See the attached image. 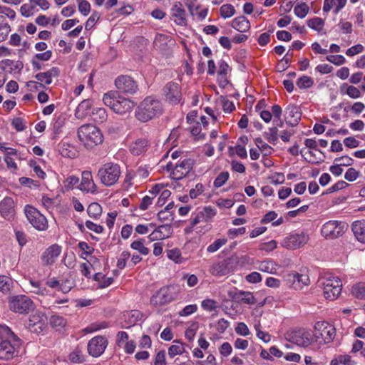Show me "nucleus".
Masks as SVG:
<instances>
[{
  "instance_id": "obj_1",
  "label": "nucleus",
  "mask_w": 365,
  "mask_h": 365,
  "mask_svg": "<svg viewBox=\"0 0 365 365\" xmlns=\"http://www.w3.org/2000/svg\"><path fill=\"white\" fill-rule=\"evenodd\" d=\"M163 113L162 102L153 96L145 97L137 106L135 117L140 122L146 123L158 118Z\"/></svg>"
},
{
  "instance_id": "obj_2",
  "label": "nucleus",
  "mask_w": 365,
  "mask_h": 365,
  "mask_svg": "<svg viewBox=\"0 0 365 365\" xmlns=\"http://www.w3.org/2000/svg\"><path fill=\"white\" fill-rule=\"evenodd\" d=\"M103 101L115 113L123 115L132 110L135 103L132 100L123 97L118 91H111L103 95Z\"/></svg>"
},
{
  "instance_id": "obj_3",
  "label": "nucleus",
  "mask_w": 365,
  "mask_h": 365,
  "mask_svg": "<svg viewBox=\"0 0 365 365\" xmlns=\"http://www.w3.org/2000/svg\"><path fill=\"white\" fill-rule=\"evenodd\" d=\"M79 140L88 149H92L103 142L101 130L93 124H84L77 130Z\"/></svg>"
},
{
  "instance_id": "obj_4",
  "label": "nucleus",
  "mask_w": 365,
  "mask_h": 365,
  "mask_svg": "<svg viewBox=\"0 0 365 365\" xmlns=\"http://www.w3.org/2000/svg\"><path fill=\"white\" fill-rule=\"evenodd\" d=\"M120 174V167L118 164L107 163L99 168L97 176L103 185L110 187L118 182Z\"/></svg>"
},
{
  "instance_id": "obj_5",
  "label": "nucleus",
  "mask_w": 365,
  "mask_h": 365,
  "mask_svg": "<svg viewBox=\"0 0 365 365\" xmlns=\"http://www.w3.org/2000/svg\"><path fill=\"white\" fill-rule=\"evenodd\" d=\"M8 303L9 309L19 314H28L35 309L34 302L29 297L24 294L10 297Z\"/></svg>"
},
{
  "instance_id": "obj_6",
  "label": "nucleus",
  "mask_w": 365,
  "mask_h": 365,
  "mask_svg": "<svg viewBox=\"0 0 365 365\" xmlns=\"http://www.w3.org/2000/svg\"><path fill=\"white\" fill-rule=\"evenodd\" d=\"M336 335L335 328L327 322H317L314 325L312 334L313 340L319 344H326L331 342Z\"/></svg>"
},
{
  "instance_id": "obj_7",
  "label": "nucleus",
  "mask_w": 365,
  "mask_h": 365,
  "mask_svg": "<svg viewBox=\"0 0 365 365\" xmlns=\"http://www.w3.org/2000/svg\"><path fill=\"white\" fill-rule=\"evenodd\" d=\"M320 286L323 288L324 297L330 301L338 298L342 288L341 279L334 276L323 278L320 282Z\"/></svg>"
},
{
  "instance_id": "obj_8",
  "label": "nucleus",
  "mask_w": 365,
  "mask_h": 365,
  "mask_svg": "<svg viewBox=\"0 0 365 365\" xmlns=\"http://www.w3.org/2000/svg\"><path fill=\"white\" fill-rule=\"evenodd\" d=\"M285 339L297 346L307 347L313 342L312 334L304 329H295L288 331Z\"/></svg>"
},
{
  "instance_id": "obj_9",
  "label": "nucleus",
  "mask_w": 365,
  "mask_h": 365,
  "mask_svg": "<svg viewBox=\"0 0 365 365\" xmlns=\"http://www.w3.org/2000/svg\"><path fill=\"white\" fill-rule=\"evenodd\" d=\"M163 96L169 105L176 106L180 103L182 99L180 85L176 82H168L163 88Z\"/></svg>"
},
{
  "instance_id": "obj_10",
  "label": "nucleus",
  "mask_w": 365,
  "mask_h": 365,
  "mask_svg": "<svg viewBox=\"0 0 365 365\" xmlns=\"http://www.w3.org/2000/svg\"><path fill=\"white\" fill-rule=\"evenodd\" d=\"M237 265V261L236 258L228 257L222 261L212 264L209 272L213 276L221 277L233 272Z\"/></svg>"
},
{
  "instance_id": "obj_11",
  "label": "nucleus",
  "mask_w": 365,
  "mask_h": 365,
  "mask_svg": "<svg viewBox=\"0 0 365 365\" xmlns=\"http://www.w3.org/2000/svg\"><path fill=\"white\" fill-rule=\"evenodd\" d=\"M347 229V225L344 222L329 221L322 228V235L329 239L337 238L342 235Z\"/></svg>"
},
{
  "instance_id": "obj_12",
  "label": "nucleus",
  "mask_w": 365,
  "mask_h": 365,
  "mask_svg": "<svg viewBox=\"0 0 365 365\" xmlns=\"http://www.w3.org/2000/svg\"><path fill=\"white\" fill-rule=\"evenodd\" d=\"M24 210L28 220L36 229L45 230L48 228L46 218L36 208L26 205Z\"/></svg>"
},
{
  "instance_id": "obj_13",
  "label": "nucleus",
  "mask_w": 365,
  "mask_h": 365,
  "mask_svg": "<svg viewBox=\"0 0 365 365\" xmlns=\"http://www.w3.org/2000/svg\"><path fill=\"white\" fill-rule=\"evenodd\" d=\"M284 279L287 284L295 290H301L310 284V279L307 274H299L295 271L287 274Z\"/></svg>"
},
{
  "instance_id": "obj_14",
  "label": "nucleus",
  "mask_w": 365,
  "mask_h": 365,
  "mask_svg": "<svg viewBox=\"0 0 365 365\" xmlns=\"http://www.w3.org/2000/svg\"><path fill=\"white\" fill-rule=\"evenodd\" d=\"M176 293L174 288L164 287L159 289L150 299V303L155 306H161L168 304L175 299Z\"/></svg>"
},
{
  "instance_id": "obj_15",
  "label": "nucleus",
  "mask_w": 365,
  "mask_h": 365,
  "mask_svg": "<svg viewBox=\"0 0 365 365\" xmlns=\"http://www.w3.org/2000/svg\"><path fill=\"white\" fill-rule=\"evenodd\" d=\"M115 86L119 91L130 95L135 93L138 88L133 78L125 75L118 76L115 80Z\"/></svg>"
},
{
  "instance_id": "obj_16",
  "label": "nucleus",
  "mask_w": 365,
  "mask_h": 365,
  "mask_svg": "<svg viewBox=\"0 0 365 365\" xmlns=\"http://www.w3.org/2000/svg\"><path fill=\"white\" fill-rule=\"evenodd\" d=\"M308 240L309 237L304 233L292 234L283 240L282 246L289 250H297L306 245Z\"/></svg>"
},
{
  "instance_id": "obj_17",
  "label": "nucleus",
  "mask_w": 365,
  "mask_h": 365,
  "mask_svg": "<svg viewBox=\"0 0 365 365\" xmlns=\"http://www.w3.org/2000/svg\"><path fill=\"white\" fill-rule=\"evenodd\" d=\"M108 340L102 336H97L92 338L88 343V352L93 356H100L108 346Z\"/></svg>"
},
{
  "instance_id": "obj_18",
  "label": "nucleus",
  "mask_w": 365,
  "mask_h": 365,
  "mask_svg": "<svg viewBox=\"0 0 365 365\" xmlns=\"http://www.w3.org/2000/svg\"><path fill=\"white\" fill-rule=\"evenodd\" d=\"M215 208L210 206L205 207L202 210L198 211L195 216L190 220V227L192 228L200 222H209L216 215Z\"/></svg>"
},
{
  "instance_id": "obj_19",
  "label": "nucleus",
  "mask_w": 365,
  "mask_h": 365,
  "mask_svg": "<svg viewBox=\"0 0 365 365\" xmlns=\"http://www.w3.org/2000/svg\"><path fill=\"white\" fill-rule=\"evenodd\" d=\"M46 327L45 317L41 313H35L30 316L28 329L37 334H41Z\"/></svg>"
},
{
  "instance_id": "obj_20",
  "label": "nucleus",
  "mask_w": 365,
  "mask_h": 365,
  "mask_svg": "<svg viewBox=\"0 0 365 365\" xmlns=\"http://www.w3.org/2000/svg\"><path fill=\"white\" fill-rule=\"evenodd\" d=\"M193 165L192 160L185 159L179 164L175 165L174 170L171 173V177L175 180H179L185 177L192 170Z\"/></svg>"
},
{
  "instance_id": "obj_21",
  "label": "nucleus",
  "mask_w": 365,
  "mask_h": 365,
  "mask_svg": "<svg viewBox=\"0 0 365 365\" xmlns=\"http://www.w3.org/2000/svg\"><path fill=\"white\" fill-rule=\"evenodd\" d=\"M173 228L170 225L165 224L160 225L149 235L150 242L163 240L169 238L173 234Z\"/></svg>"
},
{
  "instance_id": "obj_22",
  "label": "nucleus",
  "mask_w": 365,
  "mask_h": 365,
  "mask_svg": "<svg viewBox=\"0 0 365 365\" xmlns=\"http://www.w3.org/2000/svg\"><path fill=\"white\" fill-rule=\"evenodd\" d=\"M78 187L86 192L95 193L97 192L98 188L93 181L91 172L86 170L82 173L81 182Z\"/></svg>"
},
{
  "instance_id": "obj_23",
  "label": "nucleus",
  "mask_w": 365,
  "mask_h": 365,
  "mask_svg": "<svg viewBox=\"0 0 365 365\" xmlns=\"http://www.w3.org/2000/svg\"><path fill=\"white\" fill-rule=\"evenodd\" d=\"M61 252V248L58 245H53L48 247L41 255V261L44 265H51L54 263Z\"/></svg>"
},
{
  "instance_id": "obj_24",
  "label": "nucleus",
  "mask_w": 365,
  "mask_h": 365,
  "mask_svg": "<svg viewBox=\"0 0 365 365\" xmlns=\"http://www.w3.org/2000/svg\"><path fill=\"white\" fill-rule=\"evenodd\" d=\"M301 115L299 108L294 105L288 106L285 110V121L291 126H295L299 123Z\"/></svg>"
},
{
  "instance_id": "obj_25",
  "label": "nucleus",
  "mask_w": 365,
  "mask_h": 365,
  "mask_svg": "<svg viewBox=\"0 0 365 365\" xmlns=\"http://www.w3.org/2000/svg\"><path fill=\"white\" fill-rule=\"evenodd\" d=\"M172 16L175 18L174 21L177 25L186 26V12L180 2H175L172 9Z\"/></svg>"
},
{
  "instance_id": "obj_26",
  "label": "nucleus",
  "mask_w": 365,
  "mask_h": 365,
  "mask_svg": "<svg viewBox=\"0 0 365 365\" xmlns=\"http://www.w3.org/2000/svg\"><path fill=\"white\" fill-rule=\"evenodd\" d=\"M1 216L7 220H11L14 215V202L11 197H5L0 203Z\"/></svg>"
},
{
  "instance_id": "obj_27",
  "label": "nucleus",
  "mask_w": 365,
  "mask_h": 365,
  "mask_svg": "<svg viewBox=\"0 0 365 365\" xmlns=\"http://www.w3.org/2000/svg\"><path fill=\"white\" fill-rule=\"evenodd\" d=\"M15 346L8 339L0 341V359L9 360L14 357Z\"/></svg>"
},
{
  "instance_id": "obj_28",
  "label": "nucleus",
  "mask_w": 365,
  "mask_h": 365,
  "mask_svg": "<svg viewBox=\"0 0 365 365\" xmlns=\"http://www.w3.org/2000/svg\"><path fill=\"white\" fill-rule=\"evenodd\" d=\"M228 69L229 66L225 61L221 60L218 63L217 81L220 86L225 87L228 84L229 81L227 78Z\"/></svg>"
},
{
  "instance_id": "obj_29",
  "label": "nucleus",
  "mask_w": 365,
  "mask_h": 365,
  "mask_svg": "<svg viewBox=\"0 0 365 365\" xmlns=\"http://www.w3.org/2000/svg\"><path fill=\"white\" fill-rule=\"evenodd\" d=\"M231 26L237 31L244 33L250 30V23L246 17L240 16L232 20Z\"/></svg>"
},
{
  "instance_id": "obj_30",
  "label": "nucleus",
  "mask_w": 365,
  "mask_h": 365,
  "mask_svg": "<svg viewBox=\"0 0 365 365\" xmlns=\"http://www.w3.org/2000/svg\"><path fill=\"white\" fill-rule=\"evenodd\" d=\"M352 231L359 242L365 243V220L354 222Z\"/></svg>"
},
{
  "instance_id": "obj_31",
  "label": "nucleus",
  "mask_w": 365,
  "mask_h": 365,
  "mask_svg": "<svg viewBox=\"0 0 365 365\" xmlns=\"http://www.w3.org/2000/svg\"><path fill=\"white\" fill-rule=\"evenodd\" d=\"M148 145V141L146 139H138L130 146V152L135 155H139L144 153Z\"/></svg>"
},
{
  "instance_id": "obj_32",
  "label": "nucleus",
  "mask_w": 365,
  "mask_h": 365,
  "mask_svg": "<svg viewBox=\"0 0 365 365\" xmlns=\"http://www.w3.org/2000/svg\"><path fill=\"white\" fill-rule=\"evenodd\" d=\"M93 103L90 99L83 100L78 106L76 110V115L78 118H83L89 113V110L92 108Z\"/></svg>"
},
{
  "instance_id": "obj_33",
  "label": "nucleus",
  "mask_w": 365,
  "mask_h": 365,
  "mask_svg": "<svg viewBox=\"0 0 365 365\" xmlns=\"http://www.w3.org/2000/svg\"><path fill=\"white\" fill-rule=\"evenodd\" d=\"M235 298L247 304H255L257 302L253 294L250 292L240 291L235 294Z\"/></svg>"
},
{
  "instance_id": "obj_34",
  "label": "nucleus",
  "mask_w": 365,
  "mask_h": 365,
  "mask_svg": "<svg viewBox=\"0 0 365 365\" xmlns=\"http://www.w3.org/2000/svg\"><path fill=\"white\" fill-rule=\"evenodd\" d=\"M69 361L73 364H81L85 361L82 347L77 346L68 356Z\"/></svg>"
},
{
  "instance_id": "obj_35",
  "label": "nucleus",
  "mask_w": 365,
  "mask_h": 365,
  "mask_svg": "<svg viewBox=\"0 0 365 365\" xmlns=\"http://www.w3.org/2000/svg\"><path fill=\"white\" fill-rule=\"evenodd\" d=\"M91 116L93 120L98 123H102L106 121L108 118V114L105 108H94L91 112Z\"/></svg>"
},
{
  "instance_id": "obj_36",
  "label": "nucleus",
  "mask_w": 365,
  "mask_h": 365,
  "mask_svg": "<svg viewBox=\"0 0 365 365\" xmlns=\"http://www.w3.org/2000/svg\"><path fill=\"white\" fill-rule=\"evenodd\" d=\"M59 151L62 156L69 158H75L78 155V152L75 148L66 143H63L61 145Z\"/></svg>"
},
{
  "instance_id": "obj_37",
  "label": "nucleus",
  "mask_w": 365,
  "mask_h": 365,
  "mask_svg": "<svg viewBox=\"0 0 365 365\" xmlns=\"http://www.w3.org/2000/svg\"><path fill=\"white\" fill-rule=\"evenodd\" d=\"M176 344L170 346L168 349V356L173 358L176 355H181L185 351V345L179 341H175Z\"/></svg>"
},
{
  "instance_id": "obj_38",
  "label": "nucleus",
  "mask_w": 365,
  "mask_h": 365,
  "mask_svg": "<svg viewBox=\"0 0 365 365\" xmlns=\"http://www.w3.org/2000/svg\"><path fill=\"white\" fill-rule=\"evenodd\" d=\"M87 213L91 218L98 219L102 214V207L97 202L91 203L87 208Z\"/></svg>"
},
{
  "instance_id": "obj_39",
  "label": "nucleus",
  "mask_w": 365,
  "mask_h": 365,
  "mask_svg": "<svg viewBox=\"0 0 365 365\" xmlns=\"http://www.w3.org/2000/svg\"><path fill=\"white\" fill-rule=\"evenodd\" d=\"M263 136L271 144L275 145L278 139V129L277 127H271L264 132Z\"/></svg>"
},
{
  "instance_id": "obj_40",
  "label": "nucleus",
  "mask_w": 365,
  "mask_h": 365,
  "mask_svg": "<svg viewBox=\"0 0 365 365\" xmlns=\"http://www.w3.org/2000/svg\"><path fill=\"white\" fill-rule=\"evenodd\" d=\"M351 293L357 299H365V282H359L354 285Z\"/></svg>"
},
{
  "instance_id": "obj_41",
  "label": "nucleus",
  "mask_w": 365,
  "mask_h": 365,
  "mask_svg": "<svg viewBox=\"0 0 365 365\" xmlns=\"http://www.w3.org/2000/svg\"><path fill=\"white\" fill-rule=\"evenodd\" d=\"M51 326L56 328H63L66 325V320L61 316L52 315L49 319Z\"/></svg>"
},
{
  "instance_id": "obj_42",
  "label": "nucleus",
  "mask_w": 365,
  "mask_h": 365,
  "mask_svg": "<svg viewBox=\"0 0 365 365\" xmlns=\"http://www.w3.org/2000/svg\"><path fill=\"white\" fill-rule=\"evenodd\" d=\"M296 84L300 89H305L312 87L314 85V81L309 76H303L297 80Z\"/></svg>"
},
{
  "instance_id": "obj_43",
  "label": "nucleus",
  "mask_w": 365,
  "mask_h": 365,
  "mask_svg": "<svg viewBox=\"0 0 365 365\" xmlns=\"http://www.w3.org/2000/svg\"><path fill=\"white\" fill-rule=\"evenodd\" d=\"M255 142L258 148L262 152L264 153L265 155L272 154V151L274 150L273 148L268 144L265 143L261 138H257L255 140Z\"/></svg>"
},
{
  "instance_id": "obj_44",
  "label": "nucleus",
  "mask_w": 365,
  "mask_h": 365,
  "mask_svg": "<svg viewBox=\"0 0 365 365\" xmlns=\"http://www.w3.org/2000/svg\"><path fill=\"white\" fill-rule=\"evenodd\" d=\"M339 364L344 365H354V362L351 361V356L349 355H340L331 361V365H339Z\"/></svg>"
},
{
  "instance_id": "obj_45",
  "label": "nucleus",
  "mask_w": 365,
  "mask_h": 365,
  "mask_svg": "<svg viewBox=\"0 0 365 365\" xmlns=\"http://www.w3.org/2000/svg\"><path fill=\"white\" fill-rule=\"evenodd\" d=\"M12 280L7 276L0 275V292L4 293L10 290Z\"/></svg>"
},
{
  "instance_id": "obj_46",
  "label": "nucleus",
  "mask_w": 365,
  "mask_h": 365,
  "mask_svg": "<svg viewBox=\"0 0 365 365\" xmlns=\"http://www.w3.org/2000/svg\"><path fill=\"white\" fill-rule=\"evenodd\" d=\"M130 247L139 252L140 254L147 255L149 253V249L144 246L143 240H139L133 242Z\"/></svg>"
},
{
  "instance_id": "obj_47",
  "label": "nucleus",
  "mask_w": 365,
  "mask_h": 365,
  "mask_svg": "<svg viewBox=\"0 0 365 365\" xmlns=\"http://www.w3.org/2000/svg\"><path fill=\"white\" fill-rule=\"evenodd\" d=\"M309 8L308 5L305 3H301L299 4H297L294 7V14L299 18H301V19H303L307 16V14L309 12Z\"/></svg>"
},
{
  "instance_id": "obj_48",
  "label": "nucleus",
  "mask_w": 365,
  "mask_h": 365,
  "mask_svg": "<svg viewBox=\"0 0 365 365\" xmlns=\"http://www.w3.org/2000/svg\"><path fill=\"white\" fill-rule=\"evenodd\" d=\"M235 12V9L231 4H224L220 7V15L224 19L232 16Z\"/></svg>"
},
{
  "instance_id": "obj_49",
  "label": "nucleus",
  "mask_w": 365,
  "mask_h": 365,
  "mask_svg": "<svg viewBox=\"0 0 365 365\" xmlns=\"http://www.w3.org/2000/svg\"><path fill=\"white\" fill-rule=\"evenodd\" d=\"M307 25L311 29L320 31L324 26V21L319 17H315L312 19H309L307 21Z\"/></svg>"
},
{
  "instance_id": "obj_50",
  "label": "nucleus",
  "mask_w": 365,
  "mask_h": 365,
  "mask_svg": "<svg viewBox=\"0 0 365 365\" xmlns=\"http://www.w3.org/2000/svg\"><path fill=\"white\" fill-rule=\"evenodd\" d=\"M79 182V178L76 176L71 175L68 177L63 181V187L66 191L72 190L75 185H76Z\"/></svg>"
},
{
  "instance_id": "obj_51",
  "label": "nucleus",
  "mask_w": 365,
  "mask_h": 365,
  "mask_svg": "<svg viewBox=\"0 0 365 365\" xmlns=\"http://www.w3.org/2000/svg\"><path fill=\"white\" fill-rule=\"evenodd\" d=\"M227 240L225 238L217 239L212 244L210 245L207 251L210 253H213L217 252L221 247L225 245L227 243Z\"/></svg>"
},
{
  "instance_id": "obj_52",
  "label": "nucleus",
  "mask_w": 365,
  "mask_h": 365,
  "mask_svg": "<svg viewBox=\"0 0 365 365\" xmlns=\"http://www.w3.org/2000/svg\"><path fill=\"white\" fill-rule=\"evenodd\" d=\"M277 247V243L273 240L267 242L260 243L259 245V250L269 252L276 249Z\"/></svg>"
},
{
  "instance_id": "obj_53",
  "label": "nucleus",
  "mask_w": 365,
  "mask_h": 365,
  "mask_svg": "<svg viewBox=\"0 0 365 365\" xmlns=\"http://www.w3.org/2000/svg\"><path fill=\"white\" fill-rule=\"evenodd\" d=\"M229 178V173L227 172H222L218 175L214 181V186L220 187L222 186Z\"/></svg>"
},
{
  "instance_id": "obj_54",
  "label": "nucleus",
  "mask_w": 365,
  "mask_h": 365,
  "mask_svg": "<svg viewBox=\"0 0 365 365\" xmlns=\"http://www.w3.org/2000/svg\"><path fill=\"white\" fill-rule=\"evenodd\" d=\"M78 10L83 15L87 16L91 11V4L86 0H78Z\"/></svg>"
},
{
  "instance_id": "obj_55",
  "label": "nucleus",
  "mask_w": 365,
  "mask_h": 365,
  "mask_svg": "<svg viewBox=\"0 0 365 365\" xmlns=\"http://www.w3.org/2000/svg\"><path fill=\"white\" fill-rule=\"evenodd\" d=\"M34 5L29 4H23L20 8V12L24 17H29L34 14Z\"/></svg>"
},
{
  "instance_id": "obj_56",
  "label": "nucleus",
  "mask_w": 365,
  "mask_h": 365,
  "mask_svg": "<svg viewBox=\"0 0 365 365\" xmlns=\"http://www.w3.org/2000/svg\"><path fill=\"white\" fill-rule=\"evenodd\" d=\"M359 174L360 173L357 171L356 169L350 168L346 170L344 175V178L349 182H353L357 179Z\"/></svg>"
},
{
  "instance_id": "obj_57",
  "label": "nucleus",
  "mask_w": 365,
  "mask_h": 365,
  "mask_svg": "<svg viewBox=\"0 0 365 365\" xmlns=\"http://www.w3.org/2000/svg\"><path fill=\"white\" fill-rule=\"evenodd\" d=\"M204 191V186L202 183H197L195 188L190 190L189 197L192 199L197 198Z\"/></svg>"
},
{
  "instance_id": "obj_58",
  "label": "nucleus",
  "mask_w": 365,
  "mask_h": 365,
  "mask_svg": "<svg viewBox=\"0 0 365 365\" xmlns=\"http://www.w3.org/2000/svg\"><path fill=\"white\" fill-rule=\"evenodd\" d=\"M327 61L336 65L340 66L345 63V58L341 55H330L327 57Z\"/></svg>"
},
{
  "instance_id": "obj_59",
  "label": "nucleus",
  "mask_w": 365,
  "mask_h": 365,
  "mask_svg": "<svg viewBox=\"0 0 365 365\" xmlns=\"http://www.w3.org/2000/svg\"><path fill=\"white\" fill-rule=\"evenodd\" d=\"M343 86H345V84ZM346 93L350 98H357L360 97L361 92L356 87H355L354 86H347V85H346Z\"/></svg>"
},
{
  "instance_id": "obj_60",
  "label": "nucleus",
  "mask_w": 365,
  "mask_h": 365,
  "mask_svg": "<svg viewBox=\"0 0 365 365\" xmlns=\"http://www.w3.org/2000/svg\"><path fill=\"white\" fill-rule=\"evenodd\" d=\"M100 19V15L98 12L94 11L92 15L89 17L86 23L85 28L87 30L91 29L93 27L96 22Z\"/></svg>"
},
{
  "instance_id": "obj_61",
  "label": "nucleus",
  "mask_w": 365,
  "mask_h": 365,
  "mask_svg": "<svg viewBox=\"0 0 365 365\" xmlns=\"http://www.w3.org/2000/svg\"><path fill=\"white\" fill-rule=\"evenodd\" d=\"M216 302L213 299H207L202 302V307L209 312H212L217 308Z\"/></svg>"
},
{
  "instance_id": "obj_62",
  "label": "nucleus",
  "mask_w": 365,
  "mask_h": 365,
  "mask_svg": "<svg viewBox=\"0 0 365 365\" xmlns=\"http://www.w3.org/2000/svg\"><path fill=\"white\" fill-rule=\"evenodd\" d=\"M197 309L196 304H190L184 307L182 310L179 312V315L181 317H187L195 313Z\"/></svg>"
},
{
  "instance_id": "obj_63",
  "label": "nucleus",
  "mask_w": 365,
  "mask_h": 365,
  "mask_svg": "<svg viewBox=\"0 0 365 365\" xmlns=\"http://www.w3.org/2000/svg\"><path fill=\"white\" fill-rule=\"evenodd\" d=\"M364 51V46L361 44H356L348 48L346 54L349 56H353L356 54L360 53Z\"/></svg>"
},
{
  "instance_id": "obj_64",
  "label": "nucleus",
  "mask_w": 365,
  "mask_h": 365,
  "mask_svg": "<svg viewBox=\"0 0 365 365\" xmlns=\"http://www.w3.org/2000/svg\"><path fill=\"white\" fill-rule=\"evenodd\" d=\"M154 365H166L165 351H160L157 353Z\"/></svg>"
}]
</instances>
